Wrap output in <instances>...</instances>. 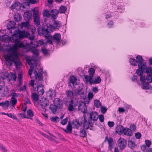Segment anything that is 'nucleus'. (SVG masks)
<instances>
[{
	"label": "nucleus",
	"instance_id": "51",
	"mask_svg": "<svg viewBox=\"0 0 152 152\" xmlns=\"http://www.w3.org/2000/svg\"><path fill=\"white\" fill-rule=\"evenodd\" d=\"M146 80L148 83L152 82V74H149L146 78Z\"/></svg>",
	"mask_w": 152,
	"mask_h": 152
},
{
	"label": "nucleus",
	"instance_id": "55",
	"mask_svg": "<svg viewBox=\"0 0 152 152\" xmlns=\"http://www.w3.org/2000/svg\"><path fill=\"white\" fill-rule=\"evenodd\" d=\"M27 114L30 117H33L34 116V113L32 111L31 109H29L27 111Z\"/></svg>",
	"mask_w": 152,
	"mask_h": 152
},
{
	"label": "nucleus",
	"instance_id": "17",
	"mask_svg": "<svg viewBox=\"0 0 152 152\" xmlns=\"http://www.w3.org/2000/svg\"><path fill=\"white\" fill-rule=\"evenodd\" d=\"M124 128L121 125H118L116 128L115 131L118 134L120 135H121L124 132Z\"/></svg>",
	"mask_w": 152,
	"mask_h": 152
},
{
	"label": "nucleus",
	"instance_id": "54",
	"mask_svg": "<svg viewBox=\"0 0 152 152\" xmlns=\"http://www.w3.org/2000/svg\"><path fill=\"white\" fill-rule=\"evenodd\" d=\"M88 72L91 76H93L95 72V70L93 68H91L89 69Z\"/></svg>",
	"mask_w": 152,
	"mask_h": 152
},
{
	"label": "nucleus",
	"instance_id": "63",
	"mask_svg": "<svg viewBox=\"0 0 152 152\" xmlns=\"http://www.w3.org/2000/svg\"><path fill=\"white\" fill-rule=\"evenodd\" d=\"M98 118H99V121L101 122H103L104 121V116L103 115H98Z\"/></svg>",
	"mask_w": 152,
	"mask_h": 152
},
{
	"label": "nucleus",
	"instance_id": "3",
	"mask_svg": "<svg viewBox=\"0 0 152 152\" xmlns=\"http://www.w3.org/2000/svg\"><path fill=\"white\" fill-rule=\"evenodd\" d=\"M37 31L39 35L43 36L45 38H48L50 36L49 31L47 28L45 29L43 28L38 27L37 28Z\"/></svg>",
	"mask_w": 152,
	"mask_h": 152
},
{
	"label": "nucleus",
	"instance_id": "30",
	"mask_svg": "<svg viewBox=\"0 0 152 152\" xmlns=\"http://www.w3.org/2000/svg\"><path fill=\"white\" fill-rule=\"evenodd\" d=\"M35 31V30L33 29L32 31V34L31 35L28 32V34L29 35H28L27 36V37L29 38V39L31 40H33L34 39L35 35H34V33Z\"/></svg>",
	"mask_w": 152,
	"mask_h": 152
},
{
	"label": "nucleus",
	"instance_id": "22",
	"mask_svg": "<svg viewBox=\"0 0 152 152\" xmlns=\"http://www.w3.org/2000/svg\"><path fill=\"white\" fill-rule=\"evenodd\" d=\"M123 133L124 135L128 136H131L133 134L132 131L130 129L127 128H124Z\"/></svg>",
	"mask_w": 152,
	"mask_h": 152
},
{
	"label": "nucleus",
	"instance_id": "28",
	"mask_svg": "<svg viewBox=\"0 0 152 152\" xmlns=\"http://www.w3.org/2000/svg\"><path fill=\"white\" fill-rule=\"evenodd\" d=\"M34 18V22L35 24L38 27L40 25V19L38 16H33Z\"/></svg>",
	"mask_w": 152,
	"mask_h": 152
},
{
	"label": "nucleus",
	"instance_id": "7",
	"mask_svg": "<svg viewBox=\"0 0 152 152\" xmlns=\"http://www.w3.org/2000/svg\"><path fill=\"white\" fill-rule=\"evenodd\" d=\"M118 144L120 149L122 150L126 146V141L123 138H120L118 140Z\"/></svg>",
	"mask_w": 152,
	"mask_h": 152
},
{
	"label": "nucleus",
	"instance_id": "61",
	"mask_svg": "<svg viewBox=\"0 0 152 152\" xmlns=\"http://www.w3.org/2000/svg\"><path fill=\"white\" fill-rule=\"evenodd\" d=\"M43 15L44 17H48L50 15L49 11L46 10H44L43 13Z\"/></svg>",
	"mask_w": 152,
	"mask_h": 152
},
{
	"label": "nucleus",
	"instance_id": "26",
	"mask_svg": "<svg viewBox=\"0 0 152 152\" xmlns=\"http://www.w3.org/2000/svg\"><path fill=\"white\" fill-rule=\"evenodd\" d=\"M93 76H89L88 75L85 76V78L86 82H89L90 84L92 85V83L93 81Z\"/></svg>",
	"mask_w": 152,
	"mask_h": 152
},
{
	"label": "nucleus",
	"instance_id": "33",
	"mask_svg": "<svg viewBox=\"0 0 152 152\" xmlns=\"http://www.w3.org/2000/svg\"><path fill=\"white\" fill-rule=\"evenodd\" d=\"M73 128L76 129H78L80 126V124L78 121L73 120L72 123Z\"/></svg>",
	"mask_w": 152,
	"mask_h": 152
},
{
	"label": "nucleus",
	"instance_id": "58",
	"mask_svg": "<svg viewBox=\"0 0 152 152\" xmlns=\"http://www.w3.org/2000/svg\"><path fill=\"white\" fill-rule=\"evenodd\" d=\"M100 109L102 113L104 114L106 112L107 108L106 107L102 106L101 107Z\"/></svg>",
	"mask_w": 152,
	"mask_h": 152
},
{
	"label": "nucleus",
	"instance_id": "57",
	"mask_svg": "<svg viewBox=\"0 0 152 152\" xmlns=\"http://www.w3.org/2000/svg\"><path fill=\"white\" fill-rule=\"evenodd\" d=\"M83 91L81 89H76L75 90V93L76 95H79Z\"/></svg>",
	"mask_w": 152,
	"mask_h": 152
},
{
	"label": "nucleus",
	"instance_id": "2",
	"mask_svg": "<svg viewBox=\"0 0 152 152\" xmlns=\"http://www.w3.org/2000/svg\"><path fill=\"white\" fill-rule=\"evenodd\" d=\"M4 79L3 76H1L0 77V95L2 97L6 96L9 91L8 88L3 81Z\"/></svg>",
	"mask_w": 152,
	"mask_h": 152
},
{
	"label": "nucleus",
	"instance_id": "25",
	"mask_svg": "<svg viewBox=\"0 0 152 152\" xmlns=\"http://www.w3.org/2000/svg\"><path fill=\"white\" fill-rule=\"evenodd\" d=\"M28 45L31 48H35L39 46L38 42L37 41L31 42Z\"/></svg>",
	"mask_w": 152,
	"mask_h": 152
},
{
	"label": "nucleus",
	"instance_id": "53",
	"mask_svg": "<svg viewBox=\"0 0 152 152\" xmlns=\"http://www.w3.org/2000/svg\"><path fill=\"white\" fill-rule=\"evenodd\" d=\"M73 92L71 91H68L66 92V94L67 97L71 98L73 96Z\"/></svg>",
	"mask_w": 152,
	"mask_h": 152
},
{
	"label": "nucleus",
	"instance_id": "41",
	"mask_svg": "<svg viewBox=\"0 0 152 152\" xmlns=\"http://www.w3.org/2000/svg\"><path fill=\"white\" fill-rule=\"evenodd\" d=\"M17 100L16 98L12 99L11 98L10 100V104L12 106H14L17 103Z\"/></svg>",
	"mask_w": 152,
	"mask_h": 152
},
{
	"label": "nucleus",
	"instance_id": "56",
	"mask_svg": "<svg viewBox=\"0 0 152 152\" xmlns=\"http://www.w3.org/2000/svg\"><path fill=\"white\" fill-rule=\"evenodd\" d=\"M11 96H12L11 98L12 99L15 98V97H18L20 96V94H17L16 93H12L11 94Z\"/></svg>",
	"mask_w": 152,
	"mask_h": 152
},
{
	"label": "nucleus",
	"instance_id": "32",
	"mask_svg": "<svg viewBox=\"0 0 152 152\" xmlns=\"http://www.w3.org/2000/svg\"><path fill=\"white\" fill-rule=\"evenodd\" d=\"M50 109L51 110L53 114H55L56 113L57 109H58L57 108V107L54 104H51L50 105Z\"/></svg>",
	"mask_w": 152,
	"mask_h": 152
},
{
	"label": "nucleus",
	"instance_id": "59",
	"mask_svg": "<svg viewBox=\"0 0 152 152\" xmlns=\"http://www.w3.org/2000/svg\"><path fill=\"white\" fill-rule=\"evenodd\" d=\"M68 119V118L66 117L65 118L61 120L60 122L61 124L64 125H66Z\"/></svg>",
	"mask_w": 152,
	"mask_h": 152
},
{
	"label": "nucleus",
	"instance_id": "1",
	"mask_svg": "<svg viewBox=\"0 0 152 152\" xmlns=\"http://www.w3.org/2000/svg\"><path fill=\"white\" fill-rule=\"evenodd\" d=\"M17 48V46L16 45L10 48L8 50V53L5 55L4 57L6 62L8 65L12 66V62L13 61L15 64L16 67L19 68L20 67V63L16 51Z\"/></svg>",
	"mask_w": 152,
	"mask_h": 152
},
{
	"label": "nucleus",
	"instance_id": "10",
	"mask_svg": "<svg viewBox=\"0 0 152 152\" xmlns=\"http://www.w3.org/2000/svg\"><path fill=\"white\" fill-rule=\"evenodd\" d=\"M89 119L91 121H97L98 118L97 113L96 112L93 111L88 114Z\"/></svg>",
	"mask_w": 152,
	"mask_h": 152
},
{
	"label": "nucleus",
	"instance_id": "36",
	"mask_svg": "<svg viewBox=\"0 0 152 152\" xmlns=\"http://www.w3.org/2000/svg\"><path fill=\"white\" fill-rule=\"evenodd\" d=\"M101 80L100 77H98L94 80H93L92 83V84L99 83L101 82Z\"/></svg>",
	"mask_w": 152,
	"mask_h": 152
},
{
	"label": "nucleus",
	"instance_id": "62",
	"mask_svg": "<svg viewBox=\"0 0 152 152\" xmlns=\"http://www.w3.org/2000/svg\"><path fill=\"white\" fill-rule=\"evenodd\" d=\"M29 25V23L27 21L26 22H22L21 23V26L23 27H27Z\"/></svg>",
	"mask_w": 152,
	"mask_h": 152
},
{
	"label": "nucleus",
	"instance_id": "40",
	"mask_svg": "<svg viewBox=\"0 0 152 152\" xmlns=\"http://www.w3.org/2000/svg\"><path fill=\"white\" fill-rule=\"evenodd\" d=\"M69 103L72 104L73 105L74 107H76L77 106H78V105H79V103H80V101H77L76 100H71L69 102Z\"/></svg>",
	"mask_w": 152,
	"mask_h": 152
},
{
	"label": "nucleus",
	"instance_id": "42",
	"mask_svg": "<svg viewBox=\"0 0 152 152\" xmlns=\"http://www.w3.org/2000/svg\"><path fill=\"white\" fill-rule=\"evenodd\" d=\"M39 96L38 94L36 93H33L32 94V97L33 99L35 101H37L38 99V96Z\"/></svg>",
	"mask_w": 152,
	"mask_h": 152
},
{
	"label": "nucleus",
	"instance_id": "46",
	"mask_svg": "<svg viewBox=\"0 0 152 152\" xmlns=\"http://www.w3.org/2000/svg\"><path fill=\"white\" fill-rule=\"evenodd\" d=\"M80 137H83L86 136V131L84 129L80 130Z\"/></svg>",
	"mask_w": 152,
	"mask_h": 152
},
{
	"label": "nucleus",
	"instance_id": "37",
	"mask_svg": "<svg viewBox=\"0 0 152 152\" xmlns=\"http://www.w3.org/2000/svg\"><path fill=\"white\" fill-rule=\"evenodd\" d=\"M128 145L131 148L133 149L136 146L135 143L131 141H128Z\"/></svg>",
	"mask_w": 152,
	"mask_h": 152
},
{
	"label": "nucleus",
	"instance_id": "18",
	"mask_svg": "<svg viewBox=\"0 0 152 152\" xmlns=\"http://www.w3.org/2000/svg\"><path fill=\"white\" fill-rule=\"evenodd\" d=\"M137 59L136 60L137 63H138L139 64L138 65L140 64L141 66H142V65H146V63H143L142 62H143L144 60L142 57L138 55L136 57Z\"/></svg>",
	"mask_w": 152,
	"mask_h": 152
},
{
	"label": "nucleus",
	"instance_id": "5",
	"mask_svg": "<svg viewBox=\"0 0 152 152\" xmlns=\"http://www.w3.org/2000/svg\"><path fill=\"white\" fill-rule=\"evenodd\" d=\"M78 109L79 111H80L81 112L85 114L87 111V108L86 105V104L84 102L82 101H80V103L78 107Z\"/></svg>",
	"mask_w": 152,
	"mask_h": 152
},
{
	"label": "nucleus",
	"instance_id": "13",
	"mask_svg": "<svg viewBox=\"0 0 152 152\" xmlns=\"http://www.w3.org/2000/svg\"><path fill=\"white\" fill-rule=\"evenodd\" d=\"M139 68L136 71V73L138 75L140 76L142 75L143 72L145 70L146 67V65H142V66H141L140 64L138 65Z\"/></svg>",
	"mask_w": 152,
	"mask_h": 152
},
{
	"label": "nucleus",
	"instance_id": "24",
	"mask_svg": "<svg viewBox=\"0 0 152 152\" xmlns=\"http://www.w3.org/2000/svg\"><path fill=\"white\" fill-rule=\"evenodd\" d=\"M15 23L14 21H10L7 24V29H10L14 28L15 26Z\"/></svg>",
	"mask_w": 152,
	"mask_h": 152
},
{
	"label": "nucleus",
	"instance_id": "19",
	"mask_svg": "<svg viewBox=\"0 0 152 152\" xmlns=\"http://www.w3.org/2000/svg\"><path fill=\"white\" fill-rule=\"evenodd\" d=\"M31 16L32 14L30 12H26L23 15L24 19L26 21H28L31 19Z\"/></svg>",
	"mask_w": 152,
	"mask_h": 152
},
{
	"label": "nucleus",
	"instance_id": "50",
	"mask_svg": "<svg viewBox=\"0 0 152 152\" xmlns=\"http://www.w3.org/2000/svg\"><path fill=\"white\" fill-rule=\"evenodd\" d=\"M130 62L132 65L137 66V64L136 61L134 58H130Z\"/></svg>",
	"mask_w": 152,
	"mask_h": 152
},
{
	"label": "nucleus",
	"instance_id": "45",
	"mask_svg": "<svg viewBox=\"0 0 152 152\" xmlns=\"http://www.w3.org/2000/svg\"><path fill=\"white\" fill-rule=\"evenodd\" d=\"M47 29L49 31L50 34L51 32L53 31L55 29V28L52 25H50L49 26H48L47 27Z\"/></svg>",
	"mask_w": 152,
	"mask_h": 152
},
{
	"label": "nucleus",
	"instance_id": "15",
	"mask_svg": "<svg viewBox=\"0 0 152 152\" xmlns=\"http://www.w3.org/2000/svg\"><path fill=\"white\" fill-rule=\"evenodd\" d=\"M72 123L70 121L68 122V124L66 126V129H64V131L66 133L70 134L72 133Z\"/></svg>",
	"mask_w": 152,
	"mask_h": 152
},
{
	"label": "nucleus",
	"instance_id": "8",
	"mask_svg": "<svg viewBox=\"0 0 152 152\" xmlns=\"http://www.w3.org/2000/svg\"><path fill=\"white\" fill-rule=\"evenodd\" d=\"M33 91H37L39 95H42L44 92L43 86L42 85H39L37 86V88L34 87Z\"/></svg>",
	"mask_w": 152,
	"mask_h": 152
},
{
	"label": "nucleus",
	"instance_id": "44",
	"mask_svg": "<svg viewBox=\"0 0 152 152\" xmlns=\"http://www.w3.org/2000/svg\"><path fill=\"white\" fill-rule=\"evenodd\" d=\"M94 105L97 108H99L101 105V103L99 100H96L94 101Z\"/></svg>",
	"mask_w": 152,
	"mask_h": 152
},
{
	"label": "nucleus",
	"instance_id": "31",
	"mask_svg": "<svg viewBox=\"0 0 152 152\" xmlns=\"http://www.w3.org/2000/svg\"><path fill=\"white\" fill-rule=\"evenodd\" d=\"M14 17L15 20L17 22L20 21L22 18L20 15L18 13H16L14 15Z\"/></svg>",
	"mask_w": 152,
	"mask_h": 152
},
{
	"label": "nucleus",
	"instance_id": "52",
	"mask_svg": "<svg viewBox=\"0 0 152 152\" xmlns=\"http://www.w3.org/2000/svg\"><path fill=\"white\" fill-rule=\"evenodd\" d=\"M70 81L71 83L74 84L76 81V79L74 76H72L69 77Z\"/></svg>",
	"mask_w": 152,
	"mask_h": 152
},
{
	"label": "nucleus",
	"instance_id": "11",
	"mask_svg": "<svg viewBox=\"0 0 152 152\" xmlns=\"http://www.w3.org/2000/svg\"><path fill=\"white\" fill-rule=\"evenodd\" d=\"M54 104L58 109H61L63 107L62 101L59 98H56L54 100Z\"/></svg>",
	"mask_w": 152,
	"mask_h": 152
},
{
	"label": "nucleus",
	"instance_id": "9",
	"mask_svg": "<svg viewBox=\"0 0 152 152\" xmlns=\"http://www.w3.org/2000/svg\"><path fill=\"white\" fill-rule=\"evenodd\" d=\"M27 62H28L29 65L31 66H30V68L28 72L29 75L31 76L34 69V67L32 66L36 65V64L35 61L32 59H28L27 60Z\"/></svg>",
	"mask_w": 152,
	"mask_h": 152
},
{
	"label": "nucleus",
	"instance_id": "20",
	"mask_svg": "<svg viewBox=\"0 0 152 152\" xmlns=\"http://www.w3.org/2000/svg\"><path fill=\"white\" fill-rule=\"evenodd\" d=\"M28 35H29L28 32L25 31H20L19 32V38L20 39L27 37Z\"/></svg>",
	"mask_w": 152,
	"mask_h": 152
},
{
	"label": "nucleus",
	"instance_id": "29",
	"mask_svg": "<svg viewBox=\"0 0 152 152\" xmlns=\"http://www.w3.org/2000/svg\"><path fill=\"white\" fill-rule=\"evenodd\" d=\"M67 8L64 6H61L59 8L58 12L60 13H64L66 12Z\"/></svg>",
	"mask_w": 152,
	"mask_h": 152
},
{
	"label": "nucleus",
	"instance_id": "34",
	"mask_svg": "<svg viewBox=\"0 0 152 152\" xmlns=\"http://www.w3.org/2000/svg\"><path fill=\"white\" fill-rule=\"evenodd\" d=\"M109 149L111 150L113 148V140L111 138H109L108 140Z\"/></svg>",
	"mask_w": 152,
	"mask_h": 152
},
{
	"label": "nucleus",
	"instance_id": "43",
	"mask_svg": "<svg viewBox=\"0 0 152 152\" xmlns=\"http://www.w3.org/2000/svg\"><path fill=\"white\" fill-rule=\"evenodd\" d=\"M19 5H20V3L18 2H16L11 5L10 8L11 10H12L16 7H18V6L19 7Z\"/></svg>",
	"mask_w": 152,
	"mask_h": 152
},
{
	"label": "nucleus",
	"instance_id": "64",
	"mask_svg": "<svg viewBox=\"0 0 152 152\" xmlns=\"http://www.w3.org/2000/svg\"><path fill=\"white\" fill-rule=\"evenodd\" d=\"M74 106L72 104L70 103L69 105L68 109L69 111H72L74 110Z\"/></svg>",
	"mask_w": 152,
	"mask_h": 152
},
{
	"label": "nucleus",
	"instance_id": "14",
	"mask_svg": "<svg viewBox=\"0 0 152 152\" xmlns=\"http://www.w3.org/2000/svg\"><path fill=\"white\" fill-rule=\"evenodd\" d=\"M56 95V93L55 91L49 90L47 92V96L50 99H52L54 98Z\"/></svg>",
	"mask_w": 152,
	"mask_h": 152
},
{
	"label": "nucleus",
	"instance_id": "47",
	"mask_svg": "<svg viewBox=\"0 0 152 152\" xmlns=\"http://www.w3.org/2000/svg\"><path fill=\"white\" fill-rule=\"evenodd\" d=\"M146 72L149 73V74H152V68L151 67H146L145 68Z\"/></svg>",
	"mask_w": 152,
	"mask_h": 152
},
{
	"label": "nucleus",
	"instance_id": "48",
	"mask_svg": "<svg viewBox=\"0 0 152 152\" xmlns=\"http://www.w3.org/2000/svg\"><path fill=\"white\" fill-rule=\"evenodd\" d=\"M32 11L33 12V16H38L39 13L38 9L37 8H34Z\"/></svg>",
	"mask_w": 152,
	"mask_h": 152
},
{
	"label": "nucleus",
	"instance_id": "12",
	"mask_svg": "<svg viewBox=\"0 0 152 152\" xmlns=\"http://www.w3.org/2000/svg\"><path fill=\"white\" fill-rule=\"evenodd\" d=\"M39 104L42 107H46L49 105L48 100L46 98H42L39 102Z\"/></svg>",
	"mask_w": 152,
	"mask_h": 152
},
{
	"label": "nucleus",
	"instance_id": "6",
	"mask_svg": "<svg viewBox=\"0 0 152 152\" xmlns=\"http://www.w3.org/2000/svg\"><path fill=\"white\" fill-rule=\"evenodd\" d=\"M43 70L42 69H40L38 73L36 70L34 72L35 78L38 80V83H39V81L42 80L43 79L42 76Z\"/></svg>",
	"mask_w": 152,
	"mask_h": 152
},
{
	"label": "nucleus",
	"instance_id": "38",
	"mask_svg": "<svg viewBox=\"0 0 152 152\" xmlns=\"http://www.w3.org/2000/svg\"><path fill=\"white\" fill-rule=\"evenodd\" d=\"M1 114L3 115H6L9 117H10L14 119H17L16 116L11 113H6L4 112H2L1 113Z\"/></svg>",
	"mask_w": 152,
	"mask_h": 152
},
{
	"label": "nucleus",
	"instance_id": "4",
	"mask_svg": "<svg viewBox=\"0 0 152 152\" xmlns=\"http://www.w3.org/2000/svg\"><path fill=\"white\" fill-rule=\"evenodd\" d=\"M85 114H84V121L83 123V126L84 128L86 129L90 128V130H93V124L92 123V121L89 119H88V121H87V118L85 117Z\"/></svg>",
	"mask_w": 152,
	"mask_h": 152
},
{
	"label": "nucleus",
	"instance_id": "35",
	"mask_svg": "<svg viewBox=\"0 0 152 152\" xmlns=\"http://www.w3.org/2000/svg\"><path fill=\"white\" fill-rule=\"evenodd\" d=\"M9 102L6 100L5 102H2V107L4 109H7L9 106Z\"/></svg>",
	"mask_w": 152,
	"mask_h": 152
},
{
	"label": "nucleus",
	"instance_id": "23",
	"mask_svg": "<svg viewBox=\"0 0 152 152\" xmlns=\"http://www.w3.org/2000/svg\"><path fill=\"white\" fill-rule=\"evenodd\" d=\"M7 77L9 81L13 80L15 81L16 80V74L13 73H11L8 75Z\"/></svg>",
	"mask_w": 152,
	"mask_h": 152
},
{
	"label": "nucleus",
	"instance_id": "21",
	"mask_svg": "<svg viewBox=\"0 0 152 152\" xmlns=\"http://www.w3.org/2000/svg\"><path fill=\"white\" fill-rule=\"evenodd\" d=\"M58 12L56 9H53L50 12V14L52 18L53 19H56L58 16Z\"/></svg>",
	"mask_w": 152,
	"mask_h": 152
},
{
	"label": "nucleus",
	"instance_id": "27",
	"mask_svg": "<svg viewBox=\"0 0 152 152\" xmlns=\"http://www.w3.org/2000/svg\"><path fill=\"white\" fill-rule=\"evenodd\" d=\"M53 25L55 28L58 29L61 26L60 22L58 20H54Z\"/></svg>",
	"mask_w": 152,
	"mask_h": 152
},
{
	"label": "nucleus",
	"instance_id": "39",
	"mask_svg": "<svg viewBox=\"0 0 152 152\" xmlns=\"http://www.w3.org/2000/svg\"><path fill=\"white\" fill-rule=\"evenodd\" d=\"M142 88L143 89H148L149 88V84L146 82H144L142 83Z\"/></svg>",
	"mask_w": 152,
	"mask_h": 152
},
{
	"label": "nucleus",
	"instance_id": "16",
	"mask_svg": "<svg viewBox=\"0 0 152 152\" xmlns=\"http://www.w3.org/2000/svg\"><path fill=\"white\" fill-rule=\"evenodd\" d=\"M51 39H53L54 41L59 42L61 39V35L59 33L55 34L53 36H51Z\"/></svg>",
	"mask_w": 152,
	"mask_h": 152
},
{
	"label": "nucleus",
	"instance_id": "49",
	"mask_svg": "<svg viewBox=\"0 0 152 152\" xmlns=\"http://www.w3.org/2000/svg\"><path fill=\"white\" fill-rule=\"evenodd\" d=\"M51 121L52 122H58L59 121V119L57 116L53 117L50 118Z\"/></svg>",
	"mask_w": 152,
	"mask_h": 152
},
{
	"label": "nucleus",
	"instance_id": "60",
	"mask_svg": "<svg viewBox=\"0 0 152 152\" xmlns=\"http://www.w3.org/2000/svg\"><path fill=\"white\" fill-rule=\"evenodd\" d=\"M141 148L142 150L144 152H147L148 151V149L147 148V146L145 145H143L141 146Z\"/></svg>",
	"mask_w": 152,
	"mask_h": 152
}]
</instances>
